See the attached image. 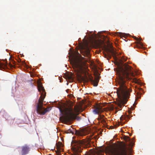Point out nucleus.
Wrapping results in <instances>:
<instances>
[{
  "mask_svg": "<svg viewBox=\"0 0 155 155\" xmlns=\"http://www.w3.org/2000/svg\"><path fill=\"white\" fill-rule=\"evenodd\" d=\"M66 133L67 134L69 133H71L73 134V132H72L71 130L70 129H69L67 131Z\"/></svg>",
  "mask_w": 155,
  "mask_h": 155,
  "instance_id": "20",
  "label": "nucleus"
},
{
  "mask_svg": "<svg viewBox=\"0 0 155 155\" xmlns=\"http://www.w3.org/2000/svg\"><path fill=\"white\" fill-rule=\"evenodd\" d=\"M38 90L40 93H41V96L39 100H41L42 98L44 97L45 98L46 96V92L45 89L41 85H40L38 86Z\"/></svg>",
  "mask_w": 155,
  "mask_h": 155,
  "instance_id": "9",
  "label": "nucleus"
},
{
  "mask_svg": "<svg viewBox=\"0 0 155 155\" xmlns=\"http://www.w3.org/2000/svg\"><path fill=\"white\" fill-rule=\"evenodd\" d=\"M75 134L76 135H78L80 136H82V134L81 132L79 131L76 130L75 131Z\"/></svg>",
  "mask_w": 155,
  "mask_h": 155,
  "instance_id": "16",
  "label": "nucleus"
},
{
  "mask_svg": "<svg viewBox=\"0 0 155 155\" xmlns=\"http://www.w3.org/2000/svg\"><path fill=\"white\" fill-rule=\"evenodd\" d=\"M68 78H69V79H71L72 80H73V78H72L71 76H69L68 77Z\"/></svg>",
  "mask_w": 155,
  "mask_h": 155,
  "instance_id": "24",
  "label": "nucleus"
},
{
  "mask_svg": "<svg viewBox=\"0 0 155 155\" xmlns=\"http://www.w3.org/2000/svg\"><path fill=\"white\" fill-rule=\"evenodd\" d=\"M107 54L105 55V57L107 58L108 60H109L111 58V56H113L114 58L115 57L116 58V52L113 48L108 49L107 50Z\"/></svg>",
  "mask_w": 155,
  "mask_h": 155,
  "instance_id": "7",
  "label": "nucleus"
},
{
  "mask_svg": "<svg viewBox=\"0 0 155 155\" xmlns=\"http://www.w3.org/2000/svg\"><path fill=\"white\" fill-rule=\"evenodd\" d=\"M85 82H88L90 81L94 86H97L98 85V80L97 79L95 80H94L93 79L92 77H89V78L87 77V76H85L84 78H83Z\"/></svg>",
  "mask_w": 155,
  "mask_h": 155,
  "instance_id": "8",
  "label": "nucleus"
},
{
  "mask_svg": "<svg viewBox=\"0 0 155 155\" xmlns=\"http://www.w3.org/2000/svg\"><path fill=\"white\" fill-rule=\"evenodd\" d=\"M99 120L100 121V120L101 123H102L103 124H104L106 123V121L104 119H102L101 120L99 119Z\"/></svg>",
  "mask_w": 155,
  "mask_h": 155,
  "instance_id": "19",
  "label": "nucleus"
},
{
  "mask_svg": "<svg viewBox=\"0 0 155 155\" xmlns=\"http://www.w3.org/2000/svg\"><path fill=\"white\" fill-rule=\"evenodd\" d=\"M137 43L138 44L140 45H141V46H142V43H141L140 42H137Z\"/></svg>",
  "mask_w": 155,
  "mask_h": 155,
  "instance_id": "23",
  "label": "nucleus"
},
{
  "mask_svg": "<svg viewBox=\"0 0 155 155\" xmlns=\"http://www.w3.org/2000/svg\"><path fill=\"white\" fill-rule=\"evenodd\" d=\"M93 112L96 114H99L100 113L103 112L102 109V106L97 104L95 107V109L93 110Z\"/></svg>",
  "mask_w": 155,
  "mask_h": 155,
  "instance_id": "11",
  "label": "nucleus"
},
{
  "mask_svg": "<svg viewBox=\"0 0 155 155\" xmlns=\"http://www.w3.org/2000/svg\"><path fill=\"white\" fill-rule=\"evenodd\" d=\"M30 150V147L27 145H25L21 147V155H25L29 153Z\"/></svg>",
  "mask_w": 155,
  "mask_h": 155,
  "instance_id": "10",
  "label": "nucleus"
},
{
  "mask_svg": "<svg viewBox=\"0 0 155 155\" xmlns=\"http://www.w3.org/2000/svg\"><path fill=\"white\" fill-rule=\"evenodd\" d=\"M8 64L7 62L3 63L0 62V69H4L7 67Z\"/></svg>",
  "mask_w": 155,
  "mask_h": 155,
  "instance_id": "13",
  "label": "nucleus"
},
{
  "mask_svg": "<svg viewBox=\"0 0 155 155\" xmlns=\"http://www.w3.org/2000/svg\"><path fill=\"white\" fill-rule=\"evenodd\" d=\"M133 38L134 39H135L137 41H139V39H138V38H137V37H136L135 36H134L133 37Z\"/></svg>",
  "mask_w": 155,
  "mask_h": 155,
  "instance_id": "22",
  "label": "nucleus"
},
{
  "mask_svg": "<svg viewBox=\"0 0 155 155\" xmlns=\"http://www.w3.org/2000/svg\"><path fill=\"white\" fill-rule=\"evenodd\" d=\"M110 128L111 129H113L114 128V127L113 126H111L110 127Z\"/></svg>",
  "mask_w": 155,
  "mask_h": 155,
  "instance_id": "27",
  "label": "nucleus"
},
{
  "mask_svg": "<svg viewBox=\"0 0 155 155\" xmlns=\"http://www.w3.org/2000/svg\"><path fill=\"white\" fill-rule=\"evenodd\" d=\"M104 117V115H100V117L99 118V119L101 120V119H104L103 118Z\"/></svg>",
  "mask_w": 155,
  "mask_h": 155,
  "instance_id": "21",
  "label": "nucleus"
},
{
  "mask_svg": "<svg viewBox=\"0 0 155 155\" xmlns=\"http://www.w3.org/2000/svg\"><path fill=\"white\" fill-rule=\"evenodd\" d=\"M124 139L126 142L129 141L130 140V138L127 136H125L124 137Z\"/></svg>",
  "mask_w": 155,
  "mask_h": 155,
  "instance_id": "15",
  "label": "nucleus"
},
{
  "mask_svg": "<svg viewBox=\"0 0 155 155\" xmlns=\"http://www.w3.org/2000/svg\"><path fill=\"white\" fill-rule=\"evenodd\" d=\"M121 117H120V120L121 119Z\"/></svg>",
  "mask_w": 155,
  "mask_h": 155,
  "instance_id": "32",
  "label": "nucleus"
},
{
  "mask_svg": "<svg viewBox=\"0 0 155 155\" xmlns=\"http://www.w3.org/2000/svg\"><path fill=\"white\" fill-rule=\"evenodd\" d=\"M84 142L81 140H74L71 143V149L73 151L74 155H80L82 152V147Z\"/></svg>",
  "mask_w": 155,
  "mask_h": 155,
  "instance_id": "4",
  "label": "nucleus"
},
{
  "mask_svg": "<svg viewBox=\"0 0 155 155\" xmlns=\"http://www.w3.org/2000/svg\"><path fill=\"white\" fill-rule=\"evenodd\" d=\"M137 97L138 98H140V96L139 97V96H138V97Z\"/></svg>",
  "mask_w": 155,
  "mask_h": 155,
  "instance_id": "29",
  "label": "nucleus"
},
{
  "mask_svg": "<svg viewBox=\"0 0 155 155\" xmlns=\"http://www.w3.org/2000/svg\"><path fill=\"white\" fill-rule=\"evenodd\" d=\"M44 97L41 100H39L38 103L36 104V111L38 114L44 115L46 112L51 110V107H48V109H45L43 107V102Z\"/></svg>",
  "mask_w": 155,
  "mask_h": 155,
  "instance_id": "6",
  "label": "nucleus"
},
{
  "mask_svg": "<svg viewBox=\"0 0 155 155\" xmlns=\"http://www.w3.org/2000/svg\"><path fill=\"white\" fill-rule=\"evenodd\" d=\"M123 34L122 33L120 32H117L115 34V35H117L118 36H121Z\"/></svg>",
  "mask_w": 155,
  "mask_h": 155,
  "instance_id": "17",
  "label": "nucleus"
},
{
  "mask_svg": "<svg viewBox=\"0 0 155 155\" xmlns=\"http://www.w3.org/2000/svg\"><path fill=\"white\" fill-rule=\"evenodd\" d=\"M8 66L10 68H15V66L14 65H12L11 64H8Z\"/></svg>",
  "mask_w": 155,
  "mask_h": 155,
  "instance_id": "18",
  "label": "nucleus"
},
{
  "mask_svg": "<svg viewBox=\"0 0 155 155\" xmlns=\"http://www.w3.org/2000/svg\"><path fill=\"white\" fill-rule=\"evenodd\" d=\"M84 51L83 53H82V55L85 56H86L89 58H90L91 55L90 54V50L88 48L86 49H83L82 51Z\"/></svg>",
  "mask_w": 155,
  "mask_h": 155,
  "instance_id": "12",
  "label": "nucleus"
},
{
  "mask_svg": "<svg viewBox=\"0 0 155 155\" xmlns=\"http://www.w3.org/2000/svg\"><path fill=\"white\" fill-rule=\"evenodd\" d=\"M136 46H137V47L138 48H141L140 46H139L138 45H137Z\"/></svg>",
  "mask_w": 155,
  "mask_h": 155,
  "instance_id": "25",
  "label": "nucleus"
},
{
  "mask_svg": "<svg viewBox=\"0 0 155 155\" xmlns=\"http://www.w3.org/2000/svg\"><path fill=\"white\" fill-rule=\"evenodd\" d=\"M77 53L78 55H80V54L78 52H77Z\"/></svg>",
  "mask_w": 155,
  "mask_h": 155,
  "instance_id": "30",
  "label": "nucleus"
},
{
  "mask_svg": "<svg viewBox=\"0 0 155 155\" xmlns=\"http://www.w3.org/2000/svg\"><path fill=\"white\" fill-rule=\"evenodd\" d=\"M22 64L23 65L24 64H25V62L24 61H22Z\"/></svg>",
  "mask_w": 155,
  "mask_h": 155,
  "instance_id": "28",
  "label": "nucleus"
},
{
  "mask_svg": "<svg viewBox=\"0 0 155 155\" xmlns=\"http://www.w3.org/2000/svg\"><path fill=\"white\" fill-rule=\"evenodd\" d=\"M62 144L61 143V146L62 145Z\"/></svg>",
  "mask_w": 155,
  "mask_h": 155,
  "instance_id": "31",
  "label": "nucleus"
},
{
  "mask_svg": "<svg viewBox=\"0 0 155 155\" xmlns=\"http://www.w3.org/2000/svg\"><path fill=\"white\" fill-rule=\"evenodd\" d=\"M117 71L118 79L116 83L119 87L117 89V94L119 100L117 105L121 108L125 104L129 98L132 90L126 85V81L134 76L133 68L126 63L124 64L122 59L120 60Z\"/></svg>",
  "mask_w": 155,
  "mask_h": 155,
  "instance_id": "1",
  "label": "nucleus"
},
{
  "mask_svg": "<svg viewBox=\"0 0 155 155\" xmlns=\"http://www.w3.org/2000/svg\"><path fill=\"white\" fill-rule=\"evenodd\" d=\"M60 114L62 116L60 117L64 121H69L71 120L76 119L79 120L81 117L77 116L79 114V108L78 107H66L64 105H61L59 107Z\"/></svg>",
  "mask_w": 155,
  "mask_h": 155,
  "instance_id": "2",
  "label": "nucleus"
},
{
  "mask_svg": "<svg viewBox=\"0 0 155 155\" xmlns=\"http://www.w3.org/2000/svg\"><path fill=\"white\" fill-rule=\"evenodd\" d=\"M127 148L125 144L109 150L110 155H127Z\"/></svg>",
  "mask_w": 155,
  "mask_h": 155,
  "instance_id": "5",
  "label": "nucleus"
},
{
  "mask_svg": "<svg viewBox=\"0 0 155 155\" xmlns=\"http://www.w3.org/2000/svg\"><path fill=\"white\" fill-rule=\"evenodd\" d=\"M72 66L74 69L79 74L84 73L85 69V63L81 60L76 56L74 57Z\"/></svg>",
  "mask_w": 155,
  "mask_h": 155,
  "instance_id": "3",
  "label": "nucleus"
},
{
  "mask_svg": "<svg viewBox=\"0 0 155 155\" xmlns=\"http://www.w3.org/2000/svg\"><path fill=\"white\" fill-rule=\"evenodd\" d=\"M126 117H127L128 119L130 118V117L128 115H126Z\"/></svg>",
  "mask_w": 155,
  "mask_h": 155,
  "instance_id": "26",
  "label": "nucleus"
},
{
  "mask_svg": "<svg viewBox=\"0 0 155 155\" xmlns=\"http://www.w3.org/2000/svg\"><path fill=\"white\" fill-rule=\"evenodd\" d=\"M57 148H58V151L55 150V152L56 153V155H61V149L59 147L57 146Z\"/></svg>",
  "mask_w": 155,
  "mask_h": 155,
  "instance_id": "14",
  "label": "nucleus"
}]
</instances>
